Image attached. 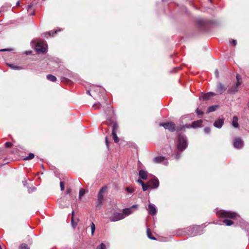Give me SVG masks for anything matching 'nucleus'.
I'll return each mask as SVG.
<instances>
[{"label":"nucleus","instance_id":"nucleus-15","mask_svg":"<svg viewBox=\"0 0 249 249\" xmlns=\"http://www.w3.org/2000/svg\"><path fill=\"white\" fill-rule=\"evenodd\" d=\"M224 121L223 118L218 119L214 122L213 124L214 126L217 128H221L223 125Z\"/></svg>","mask_w":249,"mask_h":249},{"label":"nucleus","instance_id":"nucleus-7","mask_svg":"<svg viewBox=\"0 0 249 249\" xmlns=\"http://www.w3.org/2000/svg\"><path fill=\"white\" fill-rule=\"evenodd\" d=\"M240 86V85H238L236 83H234L228 88L227 90V93L229 94H235L239 91Z\"/></svg>","mask_w":249,"mask_h":249},{"label":"nucleus","instance_id":"nucleus-44","mask_svg":"<svg viewBox=\"0 0 249 249\" xmlns=\"http://www.w3.org/2000/svg\"><path fill=\"white\" fill-rule=\"evenodd\" d=\"M196 112L198 115H202L203 114V112L198 109H196Z\"/></svg>","mask_w":249,"mask_h":249},{"label":"nucleus","instance_id":"nucleus-8","mask_svg":"<svg viewBox=\"0 0 249 249\" xmlns=\"http://www.w3.org/2000/svg\"><path fill=\"white\" fill-rule=\"evenodd\" d=\"M107 190L106 186L102 187L100 190L98 195L97 205L101 206L102 204L104 197V194Z\"/></svg>","mask_w":249,"mask_h":249},{"label":"nucleus","instance_id":"nucleus-48","mask_svg":"<svg viewBox=\"0 0 249 249\" xmlns=\"http://www.w3.org/2000/svg\"><path fill=\"white\" fill-rule=\"evenodd\" d=\"M105 140H106V145H107V147H108V139H107V137H106Z\"/></svg>","mask_w":249,"mask_h":249},{"label":"nucleus","instance_id":"nucleus-41","mask_svg":"<svg viewBox=\"0 0 249 249\" xmlns=\"http://www.w3.org/2000/svg\"><path fill=\"white\" fill-rule=\"evenodd\" d=\"M60 186L61 190V191L64 190V184L63 182L61 181L60 182Z\"/></svg>","mask_w":249,"mask_h":249},{"label":"nucleus","instance_id":"nucleus-38","mask_svg":"<svg viewBox=\"0 0 249 249\" xmlns=\"http://www.w3.org/2000/svg\"><path fill=\"white\" fill-rule=\"evenodd\" d=\"M181 156V153L178 152L174 156V158L176 160H178Z\"/></svg>","mask_w":249,"mask_h":249},{"label":"nucleus","instance_id":"nucleus-16","mask_svg":"<svg viewBox=\"0 0 249 249\" xmlns=\"http://www.w3.org/2000/svg\"><path fill=\"white\" fill-rule=\"evenodd\" d=\"M108 120L109 121V123H107V125H110L112 123L113 124V128H112V132H117V130L119 128V125L117 124V123L116 122V121H115L114 122L113 121H112L111 119H108Z\"/></svg>","mask_w":249,"mask_h":249},{"label":"nucleus","instance_id":"nucleus-37","mask_svg":"<svg viewBox=\"0 0 249 249\" xmlns=\"http://www.w3.org/2000/svg\"><path fill=\"white\" fill-rule=\"evenodd\" d=\"M101 106V104L100 103H96V104H94L93 105V107L95 109H98V108H99V107H100Z\"/></svg>","mask_w":249,"mask_h":249},{"label":"nucleus","instance_id":"nucleus-52","mask_svg":"<svg viewBox=\"0 0 249 249\" xmlns=\"http://www.w3.org/2000/svg\"><path fill=\"white\" fill-rule=\"evenodd\" d=\"M31 7H32V5H29L28 6L27 10H29V9L30 8H31Z\"/></svg>","mask_w":249,"mask_h":249},{"label":"nucleus","instance_id":"nucleus-36","mask_svg":"<svg viewBox=\"0 0 249 249\" xmlns=\"http://www.w3.org/2000/svg\"><path fill=\"white\" fill-rule=\"evenodd\" d=\"M19 249H30L25 244H22L20 247Z\"/></svg>","mask_w":249,"mask_h":249},{"label":"nucleus","instance_id":"nucleus-54","mask_svg":"<svg viewBox=\"0 0 249 249\" xmlns=\"http://www.w3.org/2000/svg\"><path fill=\"white\" fill-rule=\"evenodd\" d=\"M60 207H61V208H65V207H67V206H63L62 204H60Z\"/></svg>","mask_w":249,"mask_h":249},{"label":"nucleus","instance_id":"nucleus-5","mask_svg":"<svg viewBox=\"0 0 249 249\" xmlns=\"http://www.w3.org/2000/svg\"><path fill=\"white\" fill-rule=\"evenodd\" d=\"M202 121L200 120H197V121L193 122L191 125H190V124H186L185 125L182 126L180 127V130L182 128H190L191 127H193V128L200 127L202 126Z\"/></svg>","mask_w":249,"mask_h":249},{"label":"nucleus","instance_id":"nucleus-30","mask_svg":"<svg viewBox=\"0 0 249 249\" xmlns=\"http://www.w3.org/2000/svg\"><path fill=\"white\" fill-rule=\"evenodd\" d=\"M35 157V155L33 153H30L29 155L24 158V160H30Z\"/></svg>","mask_w":249,"mask_h":249},{"label":"nucleus","instance_id":"nucleus-53","mask_svg":"<svg viewBox=\"0 0 249 249\" xmlns=\"http://www.w3.org/2000/svg\"><path fill=\"white\" fill-rule=\"evenodd\" d=\"M87 93L89 95H90V91L89 90H87Z\"/></svg>","mask_w":249,"mask_h":249},{"label":"nucleus","instance_id":"nucleus-10","mask_svg":"<svg viewBox=\"0 0 249 249\" xmlns=\"http://www.w3.org/2000/svg\"><path fill=\"white\" fill-rule=\"evenodd\" d=\"M137 206H138L137 205H134L132 206H131V207L124 209L123 210L122 213L123 215V216H124V218L126 216L132 213H133L132 209H136L137 208Z\"/></svg>","mask_w":249,"mask_h":249},{"label":"nucleus","instance_id":"nucleus-45","mask_svg":"<svg viewBox=\"0 0 249 249\" xmlns=\"http://www.w3.org/2000/svg\"><path fill=\"white\" fill-rule=\"evenodd\" d=\"M231 43H232L234 46H235L236 45V40L234 39L232 40Z\"/></svg>","mask_w":249,"mask_h":249},{"label":"nucleus","instance_id":"nucleus-3","mask_svg":"<svg viewBox=\"0 0 249 249\" xmlns=\"http://www.w3.org/2000/svg\"><path fill=\"white\" fill-rule=\"evenodd\" d=\"M189 232L188 235L190 236H195L197 235H200L203 233L202 226H195L187 228Z\"/></svg>","mask_w":249,"mask_h":249},{"label":"nucleus","instance_id":"nucleus-46","mask_svg":"<svg viewBox=\"0 0 249 249\" xmlns=\"http://www.w3.org/2000/svg\"><path fill=\"white\" fill-rule=\"evenodd\" d=\"M215 76L217 78H218L219 77V73H218V71L217 70H215Z\"/></svg>","mask_w":249,"mask_h":249},{"label":"nucleus","instance_id":"nucleus-18","mask_svg":"<svg viewBox=\"0 0 249 249\" xmlns=\"http://www.w3.org/2000/svg\"><path fill=\"white\" fill-rule=\"evenodd\" d=\"M216 94L214 92H209L204 94L202 97L204 100H209L212 97L214 96Z\"/></svg>","mask_w":249,"mask_h":249},{"label":"nucleus","instance_id":"nucleus-27","mask_svg":"<svg viewBox=\"0 0 249 249\" xmlns=\"http://www.w3.org/2000/svg\"><path fill=\"white\" fill-rule=\"evenodd\" d=\"M112 136L115 142H119V139L117 137V132H112Z\"/></svg>","mask_w":249,"mask_h":249},{"label":"nucleus","instance_id":"nucleus-25","mask_svg":"<svg viewBox=\"0 0 249 249\" xmlns=\"http://www.w3.org/2000/svg\"><path fill=\"white\" fill-rule=\"evenodd\" d=\"M217 107L218 106H212L209 107L207 110V113H210L215 111Z\"/></svg>","mask_w":249,"mask_h":249},{"label":"nucleus","instance_id":"nucleus-2","mask_svg":"<svg viewBox=\"0 0 249 249\" xmlns=\"http://www.w3.org/2000/svg\"><path fill=\"white\" fill-rule=\"evenodd\" d=\"M217 214L221 217L224 218L238 219L239 218H240L239 216L237 214V213L223 210L219 211Z\"/></svg>","mask_w":249,"mask_h":249},{"label":"nucleus","instance_id":"nucleus-49","mask_svg":"<svg viewBox=\"0 0 249 249\" xmlns=\"http://www.w3.org/2000/svg\"><path fill=\"white\" fill-rule=\"evenodd\" d=\"M32 53V51H26L25 52V54L28 55V54H30Z\"/></svg>","mask_w":249,"mask_h":249},{"label":"nucleus","instance_id":"nucleus-50","mask_svg":"<svg viewBox=\"0 0 249 249\" xmlns=\"http://www.w3.org/2000/svg\"><path fill=\"white\" fill-rule=\"evenodd\" d=\"M22 182H23V185H24V186H26V185H27V181H26V180L23 181H22Z\"/></svg>","mask_w":249,"mask_h":249},{"label":"nucleus","instance_id":"nucleus-33","mask_svg":"<svg viewBox=\"0 0 249 249\" xmlns=\"http://www.w3.org/2000/svg\"><path fill=\"white\" fill-rule=\"evenodd\" d=\"M96 249H106V246L105 244L102 243L99 246H97Z\"/></svg>","mask_w":249,"mask_h":249},{"label":"nucleus","instance_id":"nucleus-47","mask_svg":"<svg viewBox=\"0 0 249 249\" xmlns=\"http://www.w3.org/2000/svg\"><path fill=\"white\" fill-rule=\"evenodd\" d=\"M137 182L141 184L142 185L144 183V182L142 181L141 179H139L138 180H137Z\"/></svg>","mask_w":249,"mask_h":249},{"label":"nucleus","instance_id":"nucleus-34","mask_svg":"<svg viewBox=\"0 0 249 249\" xmlns=\"http://www.w3.org/2000/svg\"><path fill=\"white\" fill-rule=\"evenodd\" d=\"M143 191H146L148 188H150L149 185L145 184L144 183L142 185Z\"/></svg>","mask_w":249,"mask_h":249},{"label":"nucleus","instance_id":"nucleus-35","mask_svg":"<svg viewBox=\"0 0 249 249\" xmlns=\"http://www.w3.org/2000/svg\"><path fill=\"white\" fill-rule=\"evenodd\" d=\"M85 194V191L84 189H81L79 191V197H82V196H83Z\"/></svg>","mask_w":249,"mask_h":249},{"label":"nucleus","instance_id":"nucleus-23","mask_svg":"<svg viewBox=\"0 0 249 249\" xmlns=\"http://www.w3.org/2000/svg\"><path fill=\"white\" fill-rule=\"evenodd\" d=\"M146 232H147V235L148 236V237L151 239V240H156V239L155 237H154L152 235V233L150 231V230L149 229L147 228V230H146Z\"/></svg>","mask_w":249,"mask_h":249},{"label":"nucleus","instance_id":"nucleus-43","mask_svg":"<svg viewBox=\"0 0 249 249\" xmlns=\"http://www.w3.org/2000/svg\"><path fill=\"white\" fill-rule=\"evenodd\" d=\"M13 50V49H3L0 50V52H5V51H12Z\"/></svg>","mask_w":249,"mask_h":249},{"label":"nucleus","instance_id":"nucleus-9","mask_svg":"<svg viewBox=\"0 0 249 249\" xmlns=\"http://www.w3.org/2000/svg\"><path fill=\"white\" fill-rule=\"evenodd\" d=\"M148 184L149 185L150 188H157L159 186V181L158 178L154 176L148 181Z\"/></svg>","mask_w":249,"mask_h":249},{"label":"nucleus","instance_id":"nucleus-17","mask_svg":"<svg viewBox=\"0 0 249 249\" xmlns=\"http://www.w3.org/2000/svg\"><path fill=\"white\" fill-rule=\"evenodd\" d=\"M148 213L152 215L156 214L157 213V210L155 205L153 204H149L148 205Z\"/></svg>","mask_w":249,"mask_h":249},{"label":"nucleus","instance_id":"nucleus-40","mask_svg":"<svg viewBox=\"0 0 249 249\" xmlns=\"http://www.w3.org/2000/svg\"><path fill=\"white\" fill-rule=\"evenodd\" d=\"M12 144L10 142H6L5 144V147L6 148H10L11 147Z\"/></svg>","mask_w":249,"mask_h":249},{"label":"nucleus","instance_id":"nucleus-4","mask_svg":"<svg viewBox=\"0 0 249 249\" xmlns=\"http://www.w3.org/2000/svg\"><path fill=\"white\" fill-rule=\"evenodd\" d=\"M47 44L44 41H38L35 47V49L37 53H45L47 51Z\"/></svg>","mask_w":249,"mask_h":249},{"label":"nucleus","instance_id":"nucleus-32","mask_svg":"<svg viewBox=\"0 0 249 249\" xmlns=\"http://www.w3.org/2000/svg\"><path fill=\"white\" fill-rule=\"evenodd\" d=\"M126 191L129 194H132L134 192V189L133 188L127 187L125 188Z\"/></svg>","mask_w":249,"mask_h":249},{"label":"nucleus","instance_id":"nucleus-6","mask_svg":"<svg viewBox=\"0 0 249 249\" xmlns=\"http://www.w3.org/2000/svg\"><path fill=\"white\" fill-rule=\"evenodd\" d=\"M124 219V216L122 213L115 212L112 215L109 217V220L111 222H116Z\"/></svg>","mask_w":249,"mask_h":249},{"label":"nucleus","instance_id":"nucleus-14","mask_svg":"<svg viewBox=\"0 0 249 249\" xmlns=\"http://www.w3.org/2000/svg\"><path fill=\"white\" fill-rule=\"evenodd\" d=\"M153 160L155 163H161V162H164L163 164L164 165H167L168 164V161L167 160L164 161L165 157L163 156L155 157L154 159Z\"/></svg>","mask_w":249,"mask_h":249},{"label":"nucleus","instance_id":"nucleus-19","mask_svg":"<svg viewBox=\"0 0 249 249\" xmlns=\"http://www.w3.org/2000/svg\"><path fill=\"white\" fill-rule=\"evenodd\" d=\"M139 177L142 179H146L147 178L148 173L146 171L141 170L139 173Z\"/></svg>","mask_w":249,"mask_h":249},{"label":"nucleus","instance_id":"nucleus-29","mask_svg":"<svg viewBox=\"0 0 249 249\" xmlns=\"http://www.w3.org/2000/svg\"><path fill=\"white\" fill-rule=\"evenodd\" d=\"M223 223L225 224L227 226H231L233 223V222L230 219H226L223 221Z\"/></svg>","mask_w":249,"mask_h":249},{"label":"nucleus","instance_id":"nucleus-1","mask_svg":"<svg viewBox=\"0 0 249 249\" xmlns=\"http://www.w3.org/2000/svg\"><path fill=\"white\" fill-rule=\"evenodd\" d=\"M188 146L187 137L185 135L180 134L178 136L177 148L178 150L182 152L185 150Z\"/></svg>","mask_w":249,"mask_h":249},{"label":"nucleus","instance_id":"nucleus-51","mask_svg":"<svg viewBox=\"0 0 249 249\" xmlns=\"http://www.w3.org/2000/svg\"><path fill=\"white\" fill-rule=\"evenodd\" d=\"M71 192V190L70 189H67V193L68 194H70Z\"/></svg>","mask_w":249,"mask_h":249},{"label":"nucleus","instance_id":"nucleus-55","mask_svg":"<svg viewBox=\"0 0 249 249\" xmlns=\"http://www.w3.org/2000/svg\"><path fill=\"white\" fill-rule=\"evenodd\" d=\"M19 5V1H18L16 3V6H18Z\"/></svg>","mask_w":249,"mask_h":249},{"label":"nucleus","instance_id":"nucleus-21","mask_svg":"<svg viewBox=\"0 0 249 249\" xmlns=\"http://www.w3.org/2000/svg\"><path fill=\"white\" fill-rule=\"evenodd\" d=\"M238 118L236 116H234L232 118V125L235 128L238 127Z\"/></svg>","mask_w":249,"mask_h":249},{"label":"nucleus","instance_id":"nucleus-22","mask_svg":"<svg viewBox=\"0 0 249 249\" xmlns=\"http://www.w3.org/2000/svg\"><path fill=\"white\" fill-rule=\"evenodd\" d=\"M74 213V211H72L71 212L72 217H71V224H72L73 228H75L77 225L78 219H77V220L75 222L74 221V218H73Z\"/></svg>","mask_w":249,"mask_h":249},{"label":"nucleus","instance_id":"nucleus-39","mask_svg":"<svg viewBox=\"0 0 249 249\" xmlns=\"http://www.w3.org/2000/svg\"><path fill=\"white\" fill-rule=\"evenodd\" d=\"M204 131L206 134H209L211 132V129L210 127H207L204 128Z\"/></svg>","mask_w":249,"mask_h":249},{"label":"nucleus","instance_id":"nucleus-13","mask_svg":"<svg viewBox=\"0 0 249 249\" xmlns=\"http://www.w3.org/2000/svg\"><path fill=\"white\" fill-rule=\"evenodd\" d=\"M233 144L234 148L240 149L243 146V142L240 138H236L234 139Z\"/></svg>","mask_w":249,"mask_h":249},{"label":"nucleus","instance_id":"nucleus-20","mask_svg":"<svg viewBox=\"0 0 249 249\" xmlns=\"http://www.w3.org/2000/svg\"><path fill=\"white\" fill-rule=\"evenodd\" d=\"M7 65L11 69L14 70H21L23 69V68L21 66L15 65L13 64L7 63Z\"/></svg>","mask_w":249,"mask_h":249},{"label":"nucleus","instance_id":"nucleus-28","mask_svg":"<svg viewBox=\"0 0 249 249\" xmlns=\"http://www.w3.org/2000/svg\"><path fill=\"white\" fill-rule=\"evenodd\" d=\"M58 31L57 30L54 31H50L49 32H47V33H44L43 34V35H44V37H46V36L47 35H49L50 36H53V35L57 33V32H58Z\"/></svg>","mask_w":249,"mask_h":249},{"label":"nucleus","instance_id":"nucleus-26","mask_svg":"<svg viewBox=\"0 0 249 249\" xmlns=\"http://www.w3.org/2000/svg\"><path fill=\"white\" fill-rule=\"evenodd\" d=\"M47 78L52 82H55L56 80V77L52 74L47 75Z\"/></svg>","mask_w":249,"mask_h":249},{"label":"nucleus","instance_id":"nucleus-11","mask_svg":"<svg viewBox=\"0 0 249 249\" xmlns=\"http://www.w3.org/2000/svg\"><path fill=\"white\" fill-rule=\"evenodd\" d=\"M160 125L164 127L165 129H168L171 132H173L175 130V124L174 123L168 122L161 124Z\"/></svg>","mask_w":249,"mask_h":249},{"label":"nucleus","instance_id":"nucleus-31","mask_svg":"<svg viewBox=\"0 0 249 249\" xmlns=\"http://www.w3.org/2000/svg\"><path fill=\"white\" fill-rule=\"evenodd\" d=\"M91 227V235H93L95 231V225L93 222H92L90 225Z\"/></svg>","mask_w":249,"mask_h":249},{"label":"nucleus","instance_id":"nucleus-42","mask_svg":"<svg viewBox=\"0 0 249 249\" xmlns=\"http://www.w3.org/2000/svg\"><path fill=\"white\" fill-rule=\"evenodd\" d=\"M35 190H36V188H35L34 187H31V188H29V189H28V192L29 193H32V192H34Z\"/></svg>","mask_w":249,"mask_h":249},{"label":"nucleus","instance_id":"nucleus-12","mask_svg":"<svg viewBox=\"0 0 249 249\" xmlns=\"http://www.w3.org/2000/svg\"><path fill=\"white\" fill-rule=\"evenodd\" d=\"M227 90V87L220 82H218L216 85V91L219 94H223Z\"/></svg>","mask_w":249,"mask_h":249},{"label":"nucleus","instance_id":"nucleus-24","mask_svg":"<svg viewBox=\"0 0 249 249\" xmlns=\"http://www.w3.org/2000/svg\"><path fill=\"white\" fill-rule=\"evenodd\" d=\"M236 78V83L238 84V85H241V84L242 83V76L240 74H237Z\"/></svg>","mask_w":249,"mask_h":249}]
</instances>
